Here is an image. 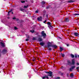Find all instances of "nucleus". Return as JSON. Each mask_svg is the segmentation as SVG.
<instances>
[{"mask_svg": "<svg viewBox=\"0 0 79 79\" xmlns=\"http://www.w3.org/2000/svg\"><path fill=\"white\" fill-rule=\"evenodd\" d=\"M47 24L48 25V26L49 28H53V27L52 26V24L51 23L49 22H48L47 23Z\"/></svg>", "mask_w": 79, "mask_h": 79, "instance_id": "4", "label": "nucleus"}, {"mask_svg": "<svg viewBox=\"0 0 79 79\" xmlns=\"http://www.w3.org/2000/svg\"><path fill=\"white\" fill-rule=\"evenodd\" d=\"M40 45H41L42 46H44V43L43 42H41L40 43Z\"/></svg>", "mask_w": 79, "mask_h": 79, "instance_id": "14", "label": "nucleus"}, {"mask_svg": "<svg viewBox=\"0 0 79 79\" xmlns=\"http://www.w3.org/2000/svg\"><path fill=\"white\" fill-rule=\"evenodd\" d=\"M60 52H62V51H63L64 50V49H63V48H62L61 47H60Z\"/></svg>", "mask_w": 79, "mask_h": 79, "instance_id": "16", "label": "nucleus"}, {"mask_svg": "<svg viewBox=\"0 0 79 79\" xmlns=\"http://www.w3.org/2000/svg\"><path fill=\"white\" fill-rule=\"evenodd\" d=\"M33 40H35V38H33Z\"/></svg>", "mask_w": 79, "mask_h": 79, "instance_id": "36", "label": "nucleus"}, {"mask_svg": "<svg viewBox=\"0 0 79 79\" xmlns=\"http://www.w3.org/2000/svg\"><path fill=\"white\" fill-rule=\"evenodd\" d=\"M74 76V74H73V73H72V74L70 75V77H73Z\"/></svg>", "mask_w": 79, "mask_h": 79, "instance_id": "18", "label": "nucleus"}, {"mask_svg": "<svg viewBox=\"0 0 79 79\" xmlns=\"http://www.w3.org/2000/svg\"><path fill=\"white\" fill-rule=\"evenodd\" d=\"M63 66H62V67L61 68V69H63Z\"/></svg>", "mask_w": 79, "mask_h": 79, "instance_id": "41", "label": "nucleus"}, {"mask_svg": "<svg viewBox=\"0 0 79 79\" xmlns=\"http://www.w3.org/2000/svg\"><path fill=\"white\" fill-rule=\"evenodd\" d=\"M60 79V77H56V79Z\"/></svg>", "mask_w": 79, "mask_h": 79, "instance_id": "31", "label": "nucleus"}, {"mask_svg": "<svg viewBox=\"0 0 79 79\" xmlns=\"http://www.w3.org/2000/svg\"><path fill=\"white\" fill-rule=\"evenodd\" d=\"M29 41L28 39H26V41Z\"/></svg>", "mask_w": 79, "mask_h": 79, "instance_id": "39", "label": "nucleus"}, {"mask_svg": "<svg viewBox=\"0 0 79 79\" xmlns=\"http://www.w3.org/2000/svg\"><path fill=\"white\" fill-rule=\"evenodd\" d=\"M76 69H77V71H78V72H79V67H77V68Z\"/></svg>", "mask_w": 79, "mask_h": 79, "instance_id": "22", "label": "nucleus"}, {"mask_svg": "<svg viewBox=\"0 0 79 79\" xmlns=\"http://www.w3.org/2000/svg\"><path fill=\"white\" fill-rule=\"evenodd\" d=\"M45 73H46V74H49L47 75L48 76H50V77L52 76V74H53V73L51 71L45 72Z\"/></svg>", "mask_w": 79, "mask_h": 79, "instance_id": "3", "label": "nucleus"}, {"mask_svg": "<svg viewBox=\"0 0 79 79\" xmlns=\"http://www.w3.org/2000/svg\"><path fill=\"white\" fill-rule=\"evenodd\" d=\"M46 17H48V15H46Z\"/></svg>", "mask_w": 79, "mask_h": 79, "instance_id": "45", "label": "nucleus"}, {"mask_svg": "<svg viewBox=\"0 0 79 79\" xmlns=\"http://www.w3.org/2000/svg\"><path fill=\"white\" fill-rule=\"evenodd\" d=\"M14 29L15 30H16V29H18V28H17V27H14Z\"/></svg>", "mask_w": 79, "mask_h": 79, "instance_id": "30", "label": "nucleus"}, {"mask_svg": "<svg viewBox=\"0 0 79 79\" xmlns=\"http://www.w3.org/2000/svg\"><path fill=\"white\" fill-rule=\"evenodd\" d=\"M16 21H19V19H17Z\"/></svg>", "mask_w": 79, "mask_h": 79, "instance_id": "43", "label": "nucleus"}, {"mask_svg": "<svg viewBox=\"0 0 79 79\" xmlns=\"http://www.w3.org/2000/svg\"><path fill=\"white\" fill-rule=\"evenodd\" d=\"M37 19L38 21H42V17L40 16V17H38L37 18Z\"/></svg>", "mask_w": 79, "mask_h": 79, "instance_id": "7", "label": "nucleus"}, {"mask_svg": "<svg viewBox=\"0 0 79 79\" xmlns=\"http://www.w3.org/2000/svg\"><path fill=\"white\" fill-rule=\"evenodd\" d=\"M12 11V10H11L10 11H9V12H8V16L10 15L9 13H10V12H11Z\"/></svg>", "mask_w": 79, "mask_h": 79, "instance_id": "20", "label": "nucleus"}, {"mask_svg": "<svg viewBox=\"0 0 79 79\" xmlns=\"http://www.w3.org/2000/svg\"><path fill=\"white\" fill-rule=\"evenodd\" d=\"M68 3H72L74 2V1L73 0H69L68 1Z\"/></svg>", "mask_w": 79, "mask_h": 79, "instance_id": "15", "label": "nucleus"}, {"mask_svg": "<svg viewBox=\"0 0 79 79\" xmlns=\"http://www.w3.org/2000/svg\"><path fill=\"white\" fill-rule=\"evenodd\" d=\"M33 61H35V60H33Z\"/></svg>", "mask_w": 79, "mask_h": 79, "instance_id": "47", "label": "nucleus"}, {"mask_svg": "<svg viewBox=\"0 0 79 79\" xmlns=\"http://www.w3.org/2000/svg\"><path fill=\"white\" fill-rule=\"evenodd\" d=\"M51 43L50 42H49L48 43V48H49V47H53L54 48H57V46L56 45H51Z\"/></svg>", "mask_w": 79, "mask_h": 79, "instance_id": "1", "label": "nucleus"}, {"mask_svg": "<svg viewBox=\"0 0 79 79\" xmlns=\"http://www.w3.org/2000/svg\"><path fill=\"white\" fill-rule=\"evenodd\" d=\"M42 6L43 8H44V7H45V4H46V2L43 1L42 2Z\"/></svg>", "mask_w": 79, "mask_h": 79, "instance_id": "5", "label": "nucleus"}, {"mask_svg": "<svg viewBox=\"0 0 79 79\" xmlns=\"http://www.w3.org/2000/svg\"><path fill=\"white\" fill-rule=\"evenodd\" d=\"M68 63H70L71 62H70V61L69 60H68L67 61Z\"/></svg>", "mask_w": 79, "mask_h": 79, "instance_id": "32", "label": "nucleus"}, {"mask_svg": "<svg viewBox=\"0 0 79 79\" xmlns=\"http://www.w3.org/2000/svg\"><path fill=\"white\" fill-rule=\"evenodd\" d=\"M28 37H29V36H28Z\"/></svg>", "mask_w": 79, "mask_h": 79, "instance_id": "50", "label": "nucleus"}, {"mask_svg": "<svg viewBox=\"0 0 79 79\" xmlns=\"http://www.w3.org/2000/svg\"><path fill=\"white\" fill-rule=\"evenodd\" d=\"M0 44L2 47H5V44H4V43H3L2 42H0Z\"/></svg>", "mask_w": 79, "mask_h": 79, "instance_id": "10", "label": "nucleus"}, {"mask_svg": "<svg viewBox=\"0 0 79 79\" xmlns=\"http://www.w3.org/2000/svg\"><path fill=\"white\" fill-rule=\"evenodd\" d=\"M74 35L76 37H78V36H79V33H77V32H75V33H74Z\"/></svg>", "mask_w": 79, "mask_h": 79, "instance_id": "9", "label": "nucleus"}, {"mask_svg": "<svg viewBox=\"0 0 79 79\" xmlns=\"http://www.w3.org/2000/svg\"><path fill=\"white\" fill-rule=\"evenodd\" d=\"M48 8H49V7H48V6H47V7H46V9H48Z\"/></svg>", "mask_w": 79, "mask_h": 79, "instance_id": "35", "label": "nucleus"}, {"mask_svg": "<svg viewBox=\"0 0 79 79\" xmlns=\"http://www.w3.org/2000/svg\"><path fill=\"white\" fill-rule=\"evenodd\" d=\"M66 45H67V47H68L69 46V44H66Z\"/></svg>", "mask_w": 79, "mask_h": 79, "instance_id": "37", "label": "nucleus"}, {"mask_svg": "<svg viewBox=\"0 0 79 79\" xmlns=\"http://www.w3.org/2000/svg\"><path fill=\"white\" fill-rule=\"evenodd\" d=\"M21 3H25V1H21Z\"/></svg>", "mask_w": 79, "mask_h": 79, "instance_id": "23", "label": "nucleus"}, {"mask_svg": "<svg viewBox=\"0 0 79 79\" xmlns=\"http://www.w3.org/2000/svg\"><path fill=\"white\" fill-rule=\"evenodd\" d=\"M41 36L43 37L44 39H45L46 38V33H45V32L44 31H43L41 33Z\"/></svg>", "mask_w": 79, "mask_h": 79, "instance_id": "2", "label": "nucleus"}, {"mask_svg": "<svg viewBox=\"0 0 79 79\" xmlns=\"http://www.w3.org/2000/svg\"><path fill=\"white\" fill-rule=\"evenodd\" d=\"M62 57H64V54H62Z\"/></svg>", "mask_w": 79, "mask_h": 79, "instance_id": "33", "label": "nucleus"}, {"mask_svg": "<svg viewBox=\"0 0 79 79\" xmlns=\"http://www.w3.org/2000/svg\"><path fill=\"white\" fill-rule=\"evenodd\" d=\"M7 18H8V19H10V17H8Z\"/></svg>", "mask_w": 79, "mask_h": 79, "instance_id": "46", "label": "nucleus"}, {"mask_svg": "<svg viewBox=\"0 0 79 79\" xmlns=\"http://www.w3.org/2000/svg\"><path fill=\"white\" fill-rule=\"evenodd\" d=\"M70 56H71V57H72V58H74V55H73L72 54H70Z\"/></svg>", "mask_w": 79, "mask_h": 79, "instance_id": "17", "label": "nucleus"}, {"mask_svg": "<svg viewBox=\"0 0 79 79\" xmlns=\"http://www.w3.org/2000/svg\"><path fill=\"white\" fill-rule=\"evenodd\" d=\"M72 64L73 65L74 64H75V62L74 61V59H73L72 60Z\"/></svg>", "mask_w": 79, "mask_h": 79, "instance_id": "13", "label": "nucleus"}, {"mask_svg": "<svg viewBox=\"0 0 79 79\" xmlns=\"http://www.w3.org/2000/svg\"><path fill=\"white\" fill-rule=\"evenodd\" d=\"M69 18H67L65 19L64 21H66V22H68V21H69Z\"/></svg>", "mask_w": 79, "mask_h": 79, "instance_id": "11", "label": "nucleus"}, {"mask_svg": "<svg viewBox=\"0 0 79 79\" xmlns=\"http://www.w3.org/2000/svg\"><path fill=\"white\" fill-rule=\"evenodd\" d=\"M48 50H50V51H51V50H52V48H49L48 49Z\"/></svg>", "mask_w": 79, "mask_h": 79, "instance_id": "27", "label": "nucleus"}, {"mask_svg": "<svg viewBox=\"0 0 79 79\" xmlns=\"http://www.w3.org/2000/svg\"><path fill=\"white\" fill-rule=\"evenodd\" d=\"M45 78H47V79H49V77H48V76L47 75H45L43 77H42V79H45Z\"/></svg>", "mask_w": 79, "mask_h": 79, "instance_id": "8", "label": "nucleus"}, {"mask_svg": "<svg viewBox=\"0 0 79 79\" xmlns=\"http://www.w3.org/2000/svg\"><path fill=\"white\" fill-rule=\"evenodd\" d=\"M30 32H31V33H34V30H31Z\"/></svg>", "mask_w": 79, "mask_h": 79, "instance_id": "21", "label": "nucleus"}, {"mask_svg": "<svg viewBox=\"0 0 79 79\" xmlns=\"http://www.w3.org/2000/svg\"><path fill=\"white\" fill-rule=\"evenodd\" d=\"M28 7V5H27V6H24V8H27Z\"/></svg>", "mask_w": 79, "mask_h": 79, "instance_id": "28", "label": "nucleus"}, {"mask_svg": "<svg viewBox=\"0 0 79 79\" xmlns=\"http://www.w3.org/2000/svg\"><path fill=\"white\" fill-rule=\"evenodd\" d=\"M19 10H20V11H23V10H24L22 8H20L19 9Z\"/></svg>", "mask_w": 79, "mask_h": 79, "instance_id": "25", "label": "nucleus"}, {"mask_svg": "<svg viewBox=\"0 0 79 79\" xmlns=\"http://www.w3.org/2000/svg\"><path fill=\"white\" fill-rule=\"evenodd\" d=\"M77 55H75V58H77Z\"/></svg>", "mask_w": 79, "mask_h": 79, "instance_id": "40", "label": "nucleus"}, {"mask_svg": "<svg viewBox=\"0 0 79 79\" xmlns=\"http://www.w3.org/2000/svg\"><path fill=\"white\" fill-rule=\"evenodd\" d=\"M73 15H74V16H76L77 15H79V14H74Z\"/></svg>", "mask_w": 79, "mask_h": 79, "instance_id": "26", "label": "nucleus"}, {"mask_svg": "<svg viewBox=\"0 0 79 79\" xmlns=\"http://www.w3.org/2000/svg\"><path fill=\"white\" fill-rule=\"evenodd\" d=\"M75 68H76V66H74L71 67V68H72V69H74Z\"/></svg>", "mask_w": 79, "mask_h": 79, "instance_id": "19", "label": "nucleus"}, {"mask_svg": "<svg viewBox=\"0 0 79 79\" xmlns=\"http://www.w3.org/2000/svg\"><path fill=\"white\" fill-rule=\"evenodd\" d=\"M77 66H78V65H79V63H77Z\"/></svg>", "mask_w": 79, "mask_h": 79, "instance_id": "38", "label": "nucleus"}, {"mask_svg": "<svg viewBox=\"0 0 79 79\" xmlns=\"http://www.w3.org/2000/svg\"><path fill=\"white\" fill-rule=\"evenodd\" d=\"M38 40L39 42H42V39L41 38H38Z\"/></svg>", "mask_w": 79, "mask_h": 79, "instance_id": "12", "label": "nucleus"}, {"mask_svg": "<svg viewBox=\"0 0 79 79\" xmlns=\"http://www.w3.org/2000/svg\"><path fill=\"white\" fill-rule=\"evenodd\" d=\"M4 1H5L6 0H4Z\"/></svg>", "mask_w": 79, "mask_h": 79, "instance_id": "49", "label": "nucleus"}, {"mask_svg": "<svg viewBox=\"0 0 79 79\" xmlns=\"http://www.w3.org/2000/svg\"><path fill=\"white\" fill-rule=\"evenodd\" d=\"M70 71H73V69H72V68H71L69 69Z\"/></svg>", "mask_w": 79, "mask_h": 79, "instance_id": "29", "label": "nucleus"}, {"mask_svg": "<svg viewBox=\"0 0 79 79\" xmlns=\"http://www.w3.org/2000/svg\"><path fill=\"white\" fill-rule=\"evenodd\" d=\"M12 14H13V12H12Z\"/></svg>", "mask_w": 79, "mask_h": 79, "instance_id": "48", "label": "nucleus"}, {"mask_svg": "<svg viewBox=\"0 0 79 79\" xmlns=\"http://www.w3.org/2000/svg\"><path fill=\"white\" fill-rule=\"evenodd\" d=\"M38 12H39V10H37L35 11L36 13H38Z\"/></svg>", "mask_w": 79, "mask_h": 79, "instance_id": "24", "label": "nucleus"}, {"mask_svg": "<svg viewBox=\"0 0 79 79\" xmlns=\"http://www.w3.org/2000/svg\"><path fill=\"white\" fill-rule=\"evenodd\" d=\"M46 22H47V20H45V21H44L43 22V23H46Z\"/></svg>", "mask_w": 79, "mask_h": 79, "instance_id": "34", "label": "nucleus"}, {"mask_svg": "<svg viewBox=\"0 0 79 79\" xmlns=\"http://www.w3.org/2000/svg\"><path fill=\"white\" fill-rule=\"evenodd\" d=\"M7 50L6 49H4L3 50L2 52V53L3 54H5V53H7Z\"/></svg>", "mask_w": 79, "mask_h": 79, "instance_id": "6", "label": "nucleus"}, {"mask_svg": "<svg viewBox=\"0 0 79 79\" xmlns=\"http://www.w3.org/2000/svg\"><path fill=\"white\" fill-rule=\"evenodd\" d=\"M16 19V18H13V19Z\"/></svg>", "mask_w": 79, "mask_h": 79, "instance_id": "44", "label": "nucleus"}, {"mask_svg": "<svg viewBox=\"0 0 79 79\" xmlns=\"http://www.w3.org/2000/svg\"><path fill=\"white\" fill-rule=\"evenodd\" d=\"M61 75H63V73H61Z\"/></svg>", "mask_w": 79, "mask_h": 79, "instance_id": "42", "label": "nucleus"}]
</instances>
